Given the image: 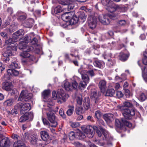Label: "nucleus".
<instances>
[{"label":"nucleus","instance_id":"14","mask_svg":"<svg viewBox=\"0 0 147 147\" xmlns=\"http://www.w3.org/2000/svg\"><path fill=\"white\" fill-rule=\"evenodd\" d=\"M88 23L90 28L92 29L95 28L96 26V19L94 17L90 16L88 18Z\"/></svg>","mask_w":147,"mask_h":147},{"label":"nucleus","instance_id":"32","mask_svg":"<svg viewBox=\"0 0 147 147\" xmlns=\"http://www.w3.org/2000/svg\"><path fill=\"white\" fill-rule=\"evenodd\" d=\"M28 113H26L25 114L22 116L19 119L20 122H23L27 120L28 119Z\"/></svg>","mask_w":147,"mask_h":147},{"label":"nucleus","instance_id":"46","mask_svg":"<svg viewBox=\"0 0 147 147\" xmlns=\"http://www.w3.org/2000/svg\"><path fill=\"white\" fill-rule=\"evenodd\" d=\"M79 17V18L83 20V21L86 19V16L83 12H80Z\"/></svg>","mask_w":147,"mask_h":147},{"label":"nucleus","instance_id":"11","mask_svg":"<svg viewBox=\"0 0 147 147\" xmlns=\"http://www.w3.org/2000/svg\"><path fill=\"white\" fill-rule=\"evenodd\" d=\"M32 96V94L28 93L27 91H22L19 97L18 100L21 101L24 100H27L31 98Z\"/></svg>","mask_w":147,"mask_h":147},{"label":"nucleus","instance_id":"20","mask_svg":"<svg viewBox=\"0 0 147 147\" xmlns=\"http://www.w3.org/2000/svg\"><path fill=\"white\" fill-rule=\"evenodd\" d=\"M129 56V53L125 54L123 52H121L119 56V59L122 61H125L128 59Z\"/></svg>","mask_w":147,"mask_h":147},{"label":"nucleus","instance_id":"22","mask_svg":"<svg viewBox=\"0 0 147 147\" xmlns=\"http://www.w3.org/2000/svg\"><path fill=\"white\" fill-rule=\"evenodd\" d=\"M34 23V20L32 19H30L26 20L23 24V26L26 28H31Z\"/></svg>","mask_w":147,"mask_h":147},{"label":"nucleus","instance_id":"8","mask_svg":"<svg viewBox=\"0 0 147 147\" xmlns=\"http://www.w3.org/2000/svg\"><path fill=\"white\" fill-rule=\"evenodd\" d=\"M15 107L17 109H20V113L22 114L26 113L31 109L30 104L28 103H19L17 104Z\"/></svg>","mask_w":147,"mask_h":147},{"label":"nucleus","instance_id":"4","mask_svg":"<svg viewBox=\"0 0 147 147\" xmlns=\"http://www.w3.org/2000/svg\"><path fill=\"white\" fill-rule=\"evenodd\" d=\"M126 119L125 118H122L121 121L118 119H116L115 121V126L117 127L120 129L123 126H125L130 128H134L132 123L127 121Z\"/></svg>","mask_w":147,"mask_h":147},{"label":"nucleus","instance_id":"2","mask_svg":"<svg viewBox=\"0 0 147 147\" xmlns=\"http://www.w3.org/2000/svg\"><path fill=\"white\" fill-rule=\"evenodd\" d=\"M46 114L48 120L53 124L51 126L55 127H56L58 123L55 119V116L53 110L52 106H48L46 109Z\"/></svg>","mask_w":147,"mask_h":147},{"label":"nucleus","instance_id":"24","mask_svg":"<svg viewBox=\"0 0 147 147\" xmlns=\"http://www.w3.org/2000/svg\"><path fill=\"white\" fill-rule=\"evenodd\" d=\"M18 26V24L17 23H14L10 26L9 29V31L11 33L14 32L17 29Z\"/></svg>","mask_w":147,"mask_h":147},{"label":"nucleus","instance_id":"45","mask_svg":"<svg viewBox=\"0 0 147 147\" xmlns=\"http://www.w3.org/2000/svg\"><path fill=\"white\" fill-rule=\"evenodd\" d=\"M71 85V90L73 89H76L78 87L79 88L78 84L77 82L76 81H74L72 82Z\"/></svg>","mask_w":147,"mask_h":147},{"label":"nucleus","instance_id":"49","mask_svg":"<svg viewBox=\"0 0 147 147\" xmlns=\"http://www.w3.org/2000/svg\"><path fill=\"white\" fill-rule=\"evenodd\" d=\"M84 112V111L82 108L78 107L76 109V113L78 115H80Z\"/></svg>","mask_w":147,"mask_h":147},{"label":"nucleus","instance_id":"19","mask_svg":"<svg viewBox=\"0 0 147 147\" xmlns=\"http://www.w3.org/2000/svg\"><path fill=\"white\" fill-rule=\"evenodd\" d=\"M106 82L104 80H100L99 83V86L102 92H104L106 88Z\"/></svg>","mask_w":147,"mask_h":147},{"label":"nucleus","instance_id":"44","mask_svg":"<svg viewBox=\"0 0 147 147\" xmlns=\"http://www.w3.org/2000/svg\"><path fill=\"white\" fill-rule=\"evenodd\" d=\"M42 120L45 125L46 126L48 127H50V123L46 118L42 117Z\"/></svg>","mask_w":147,"mask_h":147},{"label":"nucleus","instance_id":"25","mask_svg":"<svg viewBox=\"0 0 147 147\" xmlns=\"http://www.w3.org/2000/svg\"><path fill=\"white\" fill-rule=\"evenodd\" d=\"M77 138L80 140H82L86 138V136L84 134L80 131L77 132Z\"/></svg>","mask_w":147,"mask_h":147},{"label":"nucleus","instance_id":"34","mask_svg":"<svg viewBox=\"0 0 147 147\" xmlns=\"http://www.w3.org/2000/svg\"><path fill=\"white\" fill-rule=\"evenodd\" d=\"M64 86L66 90L69 91L71 90V85L68 82H65L64 83Z\"/></svg>","mask_w":147,"mask_h":147},{"label":"nucleus","instance_id":"38","mask_svg":"<svg viewBox=\"0 0 147 147\" xmlns=\"http://www.w3.org/2000/svg\"><path fill=\"white\" fill-rule=\"evenodd\" d=\"M28 37H29V40L31 41V43L32 45H37L38 40L37 38H34L32 40H31L30 36H28Z\"/></svg>","mask_w":147,"mask_h":147},{"label":"nucleus","instance_id":"3","mask_svg":"<svg viewBox=\"0 0 147 147\" xmlns=\"http://www.w3.org/2000/svg\"><path fill=\"white\" fill-rule=\"evenodd\" d=\"M52 94L54 99H57V102L60 103L65 101L66 98L65 94L63 90L61 89H58L57 93L55 91H53Z\"/></svg>","mask_w":147,"mask_h":147},{"label":"nucleus","instance_id":"40","mask_svg":"<svg viewBox=\"0 0 147 147\" xmlns=\"http://www.w3.org/2000/svg\"><path fill=\"white\" fill-rule=\"evenodd\" d=\"M83 70H82L81 69H80L78 71L79 72H80L82 71ZM85 71H86V72H83L84 74H86L88 75L87 74L88 73L91 76H94V71L93 70L88 71H86L85 70Z\"/></svg>","mask_w":147,"mask_h":147},{"label":"nucleus","instance_id":"62","mask_svg":"<svg viewBox=\"0 0 147 147\" xmlns=\"http://www.w3.org/2000/svg\"><path fill=\"white\" fill-rule=\"evenodd\" d=\"M131 95L130 91L128 90H125V96L126 98L129 97Z\"/></svg>","mask_w":147,"mask_h":147},{"label":"nucleus","instance_id":"59","mask_svg":"<svg viewBox=\"0 0 147 147\" xmlns=\"http://www.w3.org/2000/svg\"><path fill=\"white\" fill-rule=\"evenodd\" d=\"M71 126L73 128H76L79 126V124L78 123H72L71 125Z\"/></svg>","mask_w":147,"mask_h":147},{"label":"nucleus","instance_id":"56","mask_svg":"<svg viewBox=\"0 0 147 147\" xmlns=\"http://www.w3.org/2000/svg\"><path fill=\"white\" fill-rule=\"evenodd\" d=\"M140 98L142 101H144L146 98V96L143 93H141L140 94Z\"/></svg>","mask_w":147,"mask_h":147},{"label":"nucleus","instance_id":"33","mask_svg":"<svg viewBox=\"0 0 147 147\" xmlns=\"http://www.w3.org/2000/svg\"><path fill=\"white\" fill-rule=\"evenodd\" d=\"M113 87H114L115 90H117L118 89H119L121 87L120 84L118 83H117L115 84H110L109 86V88H112Z\"/></svg>","mask_w":147,"mask_h":147},{"label":"nucleus","instance_id":"26","mask_svg":"<svg viewBox=\"0 0 147 147\" xmlns=\"http://www.w3.org/2000/svg\"><path fill=\"white\" fill-rule=\"evenodd\" d=\"M84 106L86 110H88L90 107V102L88 98H85Z\"/></svg>","mask_w":147,"mask_h":147},{"label":"nucleus","instance_id":"17","mask_svg":"<svg viewBox=\"0 0 147 147\" xmlns=\"http://www.w3.org/2000/svg\"><path fill=\"white\" fill-rule=\"evenodd\" d=\"M99 96V95L97 93L96 90L94 89L91 90L90 98L91 99L95 100V103H97Z\"/></svg>","mask_w":147,"mask_h":147},{"label":"nucleus","instance_id":"23","mask_svg":"<svg viewBox=\"0 0 147 147\" xmlns=\"http://www.w3.org/2000/svg\"><path fill=\"white\" fill-rule=\"evenodd\" d=\"M24 31L23 29H20L15 32L13 34V38L17 40L19 36H23L24 34Z\"/></svg>","mask_w":147,"mask_h":147},{"label":"nucleus","instance_id":"61","mask_svg":"<svg viewBox=\"0 0 147 147\" xmlns=\"http://www.w3.org/2000/svg\"><path fill=\"white\" fill-rule=\"evenodd\" d=\"M118 24H119V26H124L126 24V22L125 20H121L119 21Z\"/></svg>","mask_w":147,"mask_h":147},{"label":"nucleus","instance_id":"29","mask_svg":"<svg viewBox=\"0 0 147 147\" xmlns=\"http://www.w3.org/2000/svg\"><path fill=\"white\" fill-rule=\"evenodd\" d=\"M77 132L71 131L69 134V139L71 140H73L75 138H77Z\"/></svg>","mask_w":147,"mask_h":147},{"label":"nucleus","instance_id":"12","mask_svg":"<svg viewBox=\"0 0 147 147\" xmlns=\"http://www.w3.org/2000/svg\"><path fill=\"white\" fill-rule=\"evenodd\" d=\"M25 137L29 140L31 144H36L38 139V136L37 135H32L28 134H25Z\"/></svg>","mask_w":147,"mask_h":147},{"label":"nucleus","instance_id":"39","mask_svg":"<svg viewBox=\"0 0 147 147\" xmlns=\"http://www.w3.org/2000/svg\"><path fill=\"white\" fill-rule=\"evenodd\" d=\"M13 103V99H10L7 100L4 102L5 105L7 106H10Z\"/></svg>","mask_w":147,"mask_h":147},{"label":"nucleus","instance_id":"6","mask_svg":"<svg viewBox=\"0 0 147 147\" xmlns=\"http://www.w3.org/2000/svg\"><path fill=\"white\" fill-rule=\"evenodd\" d=\"M101 3L103 5L107 7V9L110 12L113 13L117 9V6L112 3L111 0H102Z\"/></svg>","mask_w":147,"mask_h":147},{"label":"nucleus","instance_id":"5","mask_svg":"<svg viewBox=\"0 0 147 147\" xmlns=\"http://www.w3.org/2000/svg\"><path fill=\"white\" fill-rule=\"evenodd\" d=\"M115 17L113 14H111L101 15L98 16V19L99 21L104 25H108L110 24V19L112 17Z\"/></svg>","mask_w":147,"mask_h":147},{"label":"nucleus","instance_id":"60","mask_svg":"<svg viewBox=\"0 0 147 147\" xmlns=\"http://www.w3.org/2000/svg\"><path fill=\"white\" fill-rule=\"evenodd\" d=\"M28 113V119H30V120H32L34 117L33 113L32 112H30L29 113Z\"/></svg>","mask_w":147,"mask_h":147},{"label":"nucleus","instance_id":"10","mask_svg":"<svg viewBox=\"0 0 147 147\" xmlns=\"http://www.w3.org/2000/svg\"><path fill=\"white\" fill-rule=\"evenodd\" d=\"M96 129L97 127L96 126L93 127L91 125H88L84 129V131L88 138H91L93 137L94 134V129Z\"/></svg>","mask_w":147,"mask_h":147},{"label":"nucleus","instance_id":"27","mask_svg":"<svg viewBox=\"0 0 147 147\" xmlns=\"http://www.w3.org/2000/svg\"><path fill=\"white\" fill-rule=\"evenodd\" d=\"M115 93V91L113 88H109L108 89L106 92V96H113Z\"/></svg>","mask_w":147,"mask_h":147},{"label":"nucleus","instance_id":"28","mask_svg":"<svg viewBox=\"0 0 147 147\" xmlns=\"http://www.w3.org/2000/svg\"><path fill=\"white\" fill-rule=\"evenodd\" d=\"M28 51H24L23 52L21 53L20 54V55L24 58H28L30 56V54L29 53V51H29L27 50Z\"/></svg>","mask_w":147,"mask_h":147},{"label":"nucleus","instance_id":"43","mask_svg":"<svg viewBox=\"0 0 147 147\" xmlns=\"http://www.w3.org/2000/svg\"><path fill=\"white\" fill-rule=\"evenodd\" d=\"M69 17V16L67 14V13L65 12L62 14L61 16L62 19L64 21H67L70 20Z\"/></svg>","mask_w":147,"mask_h":147},{"label":"nucleus","instance_id":"57","mask_svg":"<svg viewBox=\"0 0 147 147\" xmlns=\"http://www.w3.org/2000/svg\"><path fill=\"white\" fill-rule=\"evenodd\" d=\"M59 114L63 118H65V115L63 110V109H60L59 111Z\"/></svg>","mask_w":147,"mask_h":147},{"label":"nucleus","instance_id":"53","mask_svg":"<svg viewBox=\"0 0 147 147\" xmlns=\"http://www.w3.org/2000/svg\"><path fill=\"white\" fill-rule=\"evenodd\" d=\"M101 116V113L99 111H96L95 113V117L98 119H99Z\"/></svg>","mask_w":147,"mask_h":147},{"label":"nucleus","instance_id":"63","mask_svg":"<svg viewBox=\"0 0 147 147\" xmlns=\"http://www.w3.org/2000/svg\"><path fill=\"white\" fill-rule=\"evenodd\" d=\"M67 13V14L68 16H69V17L70 19H71L72 16H74V12H66Z\"/></svg>","mask_w":147,"mask_h":147},{"label":"nucleus","instance_id":"36","mask_svg":"<svg viewBox=\"0 0 147 147\" xmlns=\"http://www.w3.org/2000/svg\"><path fill=\"white\" fill-rule=\"evenodd\" d=\"M11 138L13 139L16 140V141L20 142V141H22V138L17 134H13Z\"/></svg>","mask_w":147,"mask_h":147},{"label":"nucleus","instance_id":"47","mask_svg":"<svg viewBox=\"0 0 147 147\" xmlns=\"http://www.w3.org/2000/svg\"><path fill=\"white\" fill-rule=\"evenodd\" d=\"M12 52L11 51L7 50L3 54V56L4 57H7L11 56L12 55Z\"/></svg>","mask_w":147,"mask_h":147},{"label":"nucleus","instance_id":"35","mask_svg":"<svg viewBox=\"0 0 147 147\" xmlns=\"http://www.w3.org/2000/svg\"><path fill=\"white\" fill-rule=\"evenodd\" d=\"M63 11L62 7L60 6H58L55 7L54 9V13L53 14H57L59 13H60Z\"/></svg>","mask_w":147,"mask_h":147},{"label":"nucleus","instance_id":"7","mask_svg":"<svg viewBox=\"0 0 147 147\" xmlns=\"http://www.w3.org/2000/svg\"><path fill=\"white\" fill-rule=\"evenodd\" d=\"M29 37L27 35L25 36L23 39L20 40L19 43V47L20 49H26L29 51H32L33 49V47L26 45V44L29 42Z\"/></svg>","mask_w":147,"mask_h":147},{"label":"nucleus","instance_id":"16","mask_svg":"<svg viewBox=\"0 0 147 147\" xmlns=\"http://www.w3.org/2000/svg\"><path fill=\"white\" fill-rule=\"evenodd\" d=\"M40 135L41 139L44 141H47L49 139L50 136L49 133L45 131H41Z\"/></svg>","mask_w":147,"mask_h":147},{"label":"nucleus","instance_id":"9","mask_svg":"<svg viewBox=\"0 0 147 147\" xmlns=\"http://www.w3.org/2000/svg\"><path fill=\"white\" fill-rule=\"evenodd\" d=\"M85 72L86 71L83 70L80 72L82 80L80 81L79 82V88L82 87L83 88H85L87 85V83H88L89 81V79L88 75L84 74L83 72Z\"/></svg>","mask_w":147,"mask_h":147},{"label":"nucleus","instance_id":"48","mask_svg":"<svg viewBox=\"0 0 147 147\" xmlns=\"http://www.w3.org/2000/svg\"><path fill=\"white\" fill-rule=\"evenodd\" d=\"M144 58L143 59L142 62L145 65H147V51H146L144 53Z\"/></svg>","mask_w":147,"mask_h":147},{"label":"nucleus","instance_id":"30","mask_svg":"<svg viewBox=\"0 0 147 147\" xmlns=\"http://www.w3.org/2000/svg\"><path fill=\"white\" fill-rule=\"evenodd\" d=\"M24 144L22 141H16L13 144V147H23Z\"/></svg>","mask_w":147,"mask_h":147},{"label":"nucleus","instance_id":"54","mask_svg":"<svg viewBox=\"0 0 147 147\" xmlns=\"http://www.w3.org/2000/svg\"><path fill=\"white\" fill-rule=\"evenodd\" d=\"M116 95L118 98H120L122 97L123 94L121 91H118L116 92Z\"/></svg>","mask_w":147,"mask_h":147},{"label":"nucleus","instance_id":"55","mask_svg":"<svg viewBox=\"0 0 147 147\" xmlns=\"http://www.w3.org/2000/svg\"><path fill=\"white\" fill-rule=\"evenodd\" d=\"M76 101L78 105H81L82 104V99L81 97H78L76 99Z\"/></svg>","mask_w":147,"mask_h":147},{"label":"nucleus","instance_id":"37","mask_svg":"<svg viewBox=\"0 0 147 147\" xmlns=\"http://www.w3.org/2000/svg\"><path fill=\"white\" fill-rule=\"evenodd\" d=\"M9 67L14 69L15 68H19L20 67L17 62H14L9 65Z\"/></svg>","mask_w":147,"mask_h":147},{"label":"nucleus","instance_id":"1","mask_svg":"<svg viewBox=\"0 0 147 147\" xmlns=\"http://www.w3.org/2000/svg\"><path fill=\"white\" fill-rule=\"evenodd\" d=\"M132 106L131 102L127 100L123 102V106H118V108L123 111V115L125 119H130L135 114L134 110L131 108Z\"/></svg>","mask_w":147,"mask_h":147},{"label":"nucleus","instance_id":"42","mask_svg":"<svg viewBox=\"0 0 147 147\" xmlns=\"http://www.w3.org/2000/svg\"><path fill=\"white\" fill-rule=\"evenodd\" d=\"M99 129L102 131V134L104 135L105 138H107L108 136V131L101 127H100Z\"/></svg>","mask_w":147,"mask_h":147},{"label":"nucleus","instance_id":"13","mask_svg":"<svg viewBox=\"0 0 147 147\" xmlns=\"http://www.w3.org/2000/svg\"><path fill=\"white\" fill-rule=\"evenodd\" d=\"M17 40L13 38V35L12 38H9L8 39L5 41V43L7 44H10L13 43V44L11 46V47L12 49L14 50H16L17 49V47L18 46L16 42H16Z\"/></svg>","mask_w":147,"mask_h":147},{"label":"nucleus","instance_id":"52","mask_svg":"<svg viewBox=\"0 0 147 147\" xmlns=\"http://www.w3.org/2000/svg\"><path fill=\"white\" fill-rule=\"evenodd\" d=\"M50 93V91L49 90H44L42 93L43 96L45 97L48 96Z\"/></svg>","mask_w":147,"mask_h":147},{"label":"nucleus","instance_id":"41","mask_svg":"<svg viewBox=\"0 0 147 147\" xmlns=\"http://www.w3.org/2000/svg\"><path fill=\"white\" fill-rule=\"evenodd\" d=\"M93 64L95 66L100 68H101L102 67V63L100 61H95L94 62Z\"/></svg>","mask_w":147,"mask_h":147},{"label":"nucleus","instance_id":"15","mask_svg":"<svg viewBox=\"0 0 147 147\" xmlns=\"http://www.w3.org/2000/svg\"><path fill=\"white\" fill-rule=\"evenodd\" d=\"M13 88L12 83L9 82H6L3 83L2 88L7 91L11 90Z\"/></svg>","mask_w":147,"mask_h":147},{"label":"nucleus","instance_id":"64","mask_svg":"<svg viewBox=\"0 0 147 147\" xmlns=\"http://www.w3.org/2000/svg\"><path fill=\"white\" fill-rule=\"evenodd\" d=\"M13 70V69L11 68H10L7 69V72L8 75L12 76Z\"/></svg>","mask_w":147,"mask_h":147},{"label":"nucleus","instance_id":"18","mask_svg":"<svg viewBox=\"0 0 147 147\" xmlns=\"http://www.w3.org/2000/svg\"><path fill=\"white\" fill-rule=\"evenodd\" d=\"M10 141L7 137L3 138L0 142V146L2 147H7L9 145Z\"/></svg>","mask_w":147,"mask_h":147},{"label":"nucleus","instance_id":"58","mask_svg":"<svg viewBox=\"0 0 147 147\" xmlns=\"http://www.w3.org/2000/svg\"><path fill=\"white\" fill-rule=\"evenodd\" d=\"M144 73L146 72L147 74H144L143 75V77L144 80L146 82H147V69L145 68L144 69Z\"/></svg>","mask_w":147,"mask_h":147},{"label":"nucleus","instance_id":"50","mask_svg":"<svg viewBox=\"0 0 147 147\" xmlns=\"http://www.w3.org/2000/svg\"><path fill=\"white\" fill-rule=\"evenodd\" d=\"M27 17L26 14L24 13H22L19 16L18 19L21 20H25Z\"/></svg>","mask_w":147,"mask_h":147},{"label":"nucleus","instance_id":"21","mask_svg":"<svg viewBox=\"0 0 147 147\" xmlns=\"http://www.w3.org/2000/svg\"><path fill=\"white\" fill-rule=\"evenodd\" d=\"M114 115L111 113L105 114L104 116V119L108 123H110L113 120Z\"/></svg>","mask_w":147,"mask_h":147},{"label":"nucleus","instance_id":"31","mask_svg":"<svg viewBox=\"0 0 147 147\" xmlns=\"http://www.w3.org/2000/svg\"><path fill=\"white\" fill-rule=\"evenodd\" d=\"M74 105H71L68 106L69 109L67 111V114L68 116L71 115L73 113L74 109Z\"/></svg>","mask_w":147,"mask_h":147},{"label":"nucleus","instance_id":"51","mask_svg":"<svg viewBox=\"0 0 147 147\" xmlns=\"http://www.w3.org/2000/svg\"><path fill=\"white\" fill-rule=\"evenodd\" d=\"M78 18L75 16H73V18L71 19V21L72 22L73 24H76L78 23Z\"/></svg>","mask_w":147,"mask_h":147}]
</instances>
